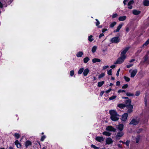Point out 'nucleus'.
I'll use <instances>...</instances> for the list:
<instances>
[{
  "instance_id": "1",
  "label": "nucleus",
  "mask_w": 149,
  "mask_h": 149,
  "mask_svg": "<svg viewBox=\"0 0 149 149\" xmlns=\"http://www.w3.org/2000/svg\"><path fill=\"white\" fill-rule=\"evenodd\" d=\"M129 49V47H125L121 52L120 56L117 59L116 62L115 63V64H121L123 62L126 57L125 54Z\"/></svg>"
},
{
  "instance_id": "2",
  "label": "nucleus",
  "mask_w": 149,
  "mask_h": 149,
  "mask_svg": "<svg viewBox=\"0 0 149 149\" xmlns=\"http://www.w3.org/2000/svg\"><path fill=\"white\" fill-rule=\"evenodd\" d=\"M109 113L111 115L110 118L112 120L116 121L118 120L119 118L117 117L118 113L114 110H111L109 111Z\"/></svg>"
},
{
  "instance_id": "3",
  "label": "nucleus",
  "mask_w": 149,
  "mask_h": 149,
  "mask_svg": "<svg viewBox=\"0 0 149 149\" xmlns=\"http://www.w3.org/2000/svg\"><path fill=\"white\" fill-rule=\"evenodd\" d=\"M120 41V39L118 36L112 38L111 40V42L112 43H118Z\"/></svg>"
},
{
  "instance_id": "4",
  "label": "nucleus",
  "mask_w": 149,
  "mask_h": 149,
  "mask_svg": "<svg viewBox=\"0 0 149 149\" xmlns=\"http://www.w3.org/2000/svg\"><path fill=\"white\" fill-rule=\"evenodd\" d=\"M139 122V120H137L136 119L133 118L129 123V125H136L138 124Z\"/></svg>"
},
{
  "instance_id": "5",
  "label": "nucleus",
  "mask_w": 149,
  "mask_h": 149,
  "mask_svg": "<svg viewBox=\"0 0 149 149\" xmlns=\"http://www.w3.org/2000/svg\"><path fill=\"white\" fill-rule=\"evenodd\" d=\"M106 130L111 132H116V129L111 126H108L106 128Z\"/></svg>"
},
{
  "instance_id": "6",
  "label": "nucleus",
  "mask_w": 149,
  "mask_h": 149,
  "mask_svg": "<svg viewBox=\"0 0 149 149\" xmlns=\"http://www.w3.org/2000/svg\"><path fill=\"white\" fill-rule=\"evenodd\" d=\"M128 114L127 113H124L122 116L121 120L123 121H126L128 116Z\"/></svg>"
},
{
  "instance_id": "7",
  "label": "nucleus",
  "mask_w": 149,
  "mask_h": 149,
  "mask_svg": "<svg viewBox=\"0 0 149 149\" xmlns=\"http://www.w3.org/2000/svg\"><path fill=\"white\" fill-rule=\"evenodd\" d=\"M134 3V0H131L129 1L127 5L128 6V8L129 9H131L132 8V5Z\"/></svg>"
},
{
  "instance_id": "8",
  "label": "nucleus",
  "mask_w": 149,
  "mask_h": 149,
  "mask_svg": "<svg viewBox=\"0 0 149 149\" xmlns=\"http://www.w3.org/2000/svg\"><path fill=\"white\" fill-rule=\"evenodd\" d=\"M95 139L97 141L101 143L104 141V138L102 136H97Z\"/></svg>"
},
{
  "instance_id": "9",
  "label": "nucleus",
  "mask_w": 149,
  "mask_h": 149,
  "mask_svg": "<svg viewBox=\"0 0 149 149\" xmlns=\"http://www.w3.org/2000/svg\"><path fill=\"white\" fill-rule=\"evenodd\" d=\"M113 142V141L112 139L110 137L107 138L106 140V143L109 145L112 143Z\"/></svg>"
},
{
  "instance_id": "10",
  "label": "nucleus",
  "mask_w": 149,
  "mask_h": 149,
  "mask_svg": "<svg viewBox=\"0 0 149 149\" xmlns=\"http://www.w3.org/2000/svg\"><path fill=\"white\" fill-rule=\"evenodd\" d=\"M32 145V142L28 140L25 142V146L27 148L29 146H31Z\"/></svg>"
},
{
  "instance_id": "11",
  "label": "nucleus",
  "mask_w": 149,
  "mask_h": 149,
  "mask_svg": "<svg viewBox=\"0 0 149 149\" xmlns=\"http://www.w3.org/2000/svg\"><path fill=\"white\" fill-rule=\"evenodd\" d=\"M137 70L135 69L132 70L131 73V77L133 78L136 75L137 72Z\"/></svg>"
},
{
  "instance_id": "12",
  "label": "nucleus",
  "mask_w": 149,
  "mask_h": 149,
  "mask_svg": "<svg viewBox=\"0 0 149 149\" xmlns=\"http://www.w3.org/2000/svg\"><path fill=\"white\" fill-rule=\"evenodd\" d=\"M89 70L88 68L85 69L84 70L83 73V75L84 76H86L88 73Z\"/></svg>"
},
{
  "instance_id": "13",
  "label": "nucleus",
  "mask_w": 149,
  "mask_h": 149,
  "mask_svg": "<svg viewBox=\"0 0 149 149\" xmlns=\"http://www.w3.org/2000/svg\"><path fill=\"white\" fill-rule=\"evenodd\" d=\"M117 128L120 131H122L124 128V125L123 124H119Z\"/></svg>"
},
{
  "instance_id": "14",
  "label": "nucleus",
  "mask_w": 149,
  "mask_h": 149,
  "mask_svg": "<svg viewBox=\"0 0 149 149\" xmlns=\"http://www.w3.org/2000/svg\"><path fill=\"white\" fill-rule=\"evenodd\" d=\"M141 12V11L140 10H134L132 11L133 14L135 15H138Z\"/></svg>"
},
{
  "instance_id": "15",
  "label": "nucleus",
  "mask_w": 149,
  "mask_h": 149,
  "mask_svg": "<svg viewBox=\"0 0 149 149\" xmlns=\"http://www.w3.org/2000/svg\"><path fill=\"white\" fill-rule=\"evenodd\" d=\"M124 134V133L123 132H119L116 136V138L117 139H118V137H121L123 136Z\"/></svg>"
},
{
  "instance_id": "16",
  "label": "nucleus",
  "mask_w": 149,
  "mask_h": 149,
  "mask_svg": "<svg viewBox=\"0 0 149 149\" xmlns=\"http://www.w3.org/2000/svg\"><path fill=\"white\" fill-rule=\"evenodd\" d=\"M15 144L16 145L17 148H20L21 146V143H20L18 140H16L15 142Z\"/></svg>"
},
{
  "instance_id": "17",
  "label": "nucleus",
  "mask_w": 149,
  "mask_h": 149,
  "mask_svg": "<svg viewBox=\"0 0 149 149\" xmlns=\"http://www.w3.org/2000/svg\"><path fill=\"white\" fill-rule=\"evenodd\" d=\"M117 107L121 109H123L126 107V104H120L118 105Z\"/></svg>"
},
{
  "instance_id": "18",
  "label": "nucleus",
  "mask_w": 149,
  "mask_h": 149,
  "mask_svg": "<svg viewBox=\"0 0 149 149\" xmlns=\"http://www.w3.org/2000/svg\"><path fill=\"white\" fill-rule=\"evenodd\" d=\"M122 26H123L122 24H120L119 25V26H118L116 29V30H114L113 31V32L115 33L118 32L120 31V29L122 27Z\"/></svg>"
},
{
  "instance_id": "19",
  "label": "nucleus",
  "mask_w": 149,
  "mask_h": 149,
  "mask_svg": "<svg viewBox=\"0 0 149 149\" xmlns=\"http://www.w3.org/2000/svg\"><path fill=\"white\" fill-rule=\"evenodd\" d=\"M127 17L125 16H123L120 17L118 18V20L120 21H123L126 19Z\"/></svg>"
},
{
  "instance_id": "20",
  "label": "nucleus",
  "mask_w": 149,
  "mask_h": 149,
  "mask_svg": "<svg viewBox=\"0 0 149 149\" xmlns=\"http://www.w3.org/2000/svg\"><path fill=\"white\" fill-rule=\"evenodd\" d=\"M143 4L145 6H149V1L144 0L143 2Z\"/></svg>"
},
{
  "instance_id": "21",
  "label": "nucleus",
  "mask_w": 149,
  "mask_h": 149,
  "mask_svg": "<svg viewBox=\"0 0 149 149\" xmlns=\"http://www.w3.org/2000/svg\"><path fill=\"white\" fill-rule=\"evenodd\" d=\"M92 62L93 63H96V62H100L101 60L99 58H94L92 59Z\"/></svg>"
},
{
  "instance_id": "22",
  "label": "nucleus",
  "mask_w": 149,
  "mask_h": 149,
  "mask_svg": "<svg viewBox=\"0 0 149 149\" xmlns=\"http://www.w3.org/2000/svg\"><path fill=\"white\" fill-rule=\"evenodd\" d=\"M83 54V53L82 52L80 51L78 52L76 54V56L77 57H81Z\"/></svg>"
},
{
  "instance_id": "23",
  "label": "nucleus",
  "mask_w": 149,
  "mask_h": 149,
  "mask_svg": "<svg viewBox=\"0 0 149 149\" xmlns=\"http://www.w3.org/2000/svg\"><path fill=\"white\" fill-rule=\"evenodd\" d=\"M102 134L107 136H110L111 135V133L108 132L104 131L103 132Z\"/></svg>"
},
{
  "instance_id": "24",
  "label": "nucleus",
  "mask_w": 149,
  "mask_h": 149,
  "mask_svg": "<svg viewBox=\"0 0 149 149\" xmlns=\"http://www.w3.org/2000/svg\"><path fill=\"white\" fill-rule=\"evenodd\" d=\"M148 59V55L147 54H146L144 57V61H143V63H145L146 62Z\"/></svg>"
},
{
  "instance_id": "25",
  "label": "nucleus",
  "mask_w": 149,
  "mask_h": 149,
  "mask_svg": "<svg viewBox=\"0 0 149 149\" xmlns=\"http://www.w3.org/2000/svg\"><path fill=\"white\" fill-rule=\"evenodd\" d=\"M90 60V58L88 57H86L84 59V63H87Z\"/></svg>"
},
{
  "instance_id": "26",
  "label": "nucleus",
  "mask_w": 149,
  "mask_h": 149,
  "mask_svg": "<svg viewBox=\"0 0 149 149\" xmlns=\"http://www.w3.org/2000/svg\"><path fill=\"white\" fill-rule=\"evenodd\" d=\"M104 83V81H102L99 82L98 83L97 86L98 87H101L103 85Z\"/></svg>"
},
{
  "instance_id": "27",
  "label": "nucleus",
  "mask_w": 149,
  "mask_h": 149,
  "mask_svg": "<svg viewBox=\"0 0 149 149\" xmlns=\"http://www.w3.org/2000/svg\"><path fill=\"white\" fill-rule=\"evenodd\" d=\"M13 136H15L16 139H18L20 137V135L17 133H15L13 134Z\"/></svg>"
},
{
  "instance_id": "28",
  "label": "nucleus",
  "mask_w": 149,
  "mask_h": 149,
  "mask_svg": "<svg viewBox=\"0 0 149 149\" xmlns=\"http://www.w3.org/2000/svg\"><path fill=\"white\" fill-rule=\"evenodd\" d=\"M84 69L83 68H81L79 70L78 73V74H81L83 72Z\"/></svg>"
},
{
  "instance_id": "29",
  "label": "nucleus",
  "mask_w": 149,
  "mask_h": 149,
  "mask_svg": "<svg viewBox=\"0 0 149 149\" xmlns=\"http://www.w3.org/2000/svg\"><path fill=\"white\" fill-rule=\"evenodd\" d=\"M131 99H128L125 102V103L126 104H131Z\"/></svg>"
},
{
  "instance_id": "30",
  "label": "nucleus",
  "mask_w": 149,
  "mask_h": 149,
  "mask_svg": "<svg viewBox=\"0 0 149 149\" xmlns=\"http://www.w3.org/2000/svg\"><path fill=\"white\" fill-rule=\"evenodd\" d=\"M93 36L92 35H90L88 37V40L90 42H92L94 40V39L93 38Z\"/></svg>"
},
{
  "instance_id": "31",
  "label": "nucleus",
  "mask_w": 149,
  "mask_h": 149,
  "mask_svg": "<svg viewBox=\"0 0 149 149\" xmlns=\"http://www.w3.org/2000/svg\"><path fill=\"white\" fill-rule=\"evenodd\" d=\"M127 107L128 109H133V106L131 104H126V107Z\"/></svg>"
},
{
  "instance_id": "32",
  "label": "nucleus",
  "mask_w": 149,
  "mask_h": 149,
  "mask_svg": "<svg viewBox=\"0 0 149 149\" xmlns=\"http://www.w3.org/2000/svg\"><path fill=\"white\" fill-rule=\"evenodd\" d=\"M97 49V47L96 46H94L93 47L92 49V52L93 53L95 52L96 51Z\"/></svg>"
},
{
  "instance_id": "33",
  "label": "nucleus",
  "mask_w": 149,
  "mask_h": 149,
  "mask_svg": "<svg viewBox=\"0 0 149 149\" xmlns=\"http://www.w3.org/2000/svg\"><path fill=\"white\" fill-rule=\"evenodd\" d=\"M116 24V22H113L111 23L110 25V27L111 28L113 27Z\"/></svg>"
},
{
  "instance_id": "34",
  "label": "nucleus",
  "mask_w": 149,
  "mask_h": 149,
  "mask_svg": "<svg viewBox=\"0 0 149 149\" xmlns=\"http://www.w3.org/2000/svg\"><path fill=\"white\" fill-rule=\"evenodd\" d=\"M126 95L127 96H133L134 95L133 93H130L127 92L126 93Z\"/></svg>"
},
{
  "instance_id": "35",
  "label": "nucleus",
  "mask_w": 149,
  "mask_h": 149,
  "mask_svg": "<svg viewBox=\"0 0 149 149\" xmlns=\"http://www.w3.org/2000/svg\"><path fill=\"white\" fill-rule=\"evenodd\" d=\"M124 79H125V81H126L127 82H128L130 80V79L129 77H127L125 76L124 77Z\"/></svg>"
},
{
  "instance_id": "36",
  "label": "nucleus",
  "mask_w": 149,
  "mask_h": 149,
  "mask_svg": "<svg viewBox=\"0 0 149 149\" xmlns=\"http://www.w3.org/2000/svg\"><path fill=\"white\" fill-rule=\"evenodd\" d=\"M46 136L45 135H43L41 137V138L40 139V141H43L44 139L46 138Z\"/></svg>"
},
{
  "instance_id": "37",
  "label": "nucleus",
  "mask_w": 149,
  "mask_h": 149,
  "mask_svg": "<svg viewBox=\"0 0 149 149\" xmlns=\"http://www.w3.org/2000/svg\"><path fill=\"white\" fill-rule=\"evenodd\" d=\"M140 138L139 136H137L136 139V143H138L140 140Z\"/></svg>"
},
{
  "instance_id": "38",
  "label": "nucleus",
  "mask_w": 149,
  "mask_h": 149,
  "mask_svg": "<svg viewBox=\"0 0 149 149\" xmlns=\"http://www.w3.org/2000/svg\"><path fill=\"white\" fill-rule=\"evenodd\" d=\"M107 74L109 75H112V69H110L107 71Z\"/></svg>"
},
{
  "instance_id": "39",
  "label": "nucleus",
  "mask_w": 149,
  "mask_h": 149,
  "mask_svg": "<svg viewBox=\"0 0 149 149\" xmlns=\"http://www.w3.org/2000/svg\"><path fill=\"white\" fill-rule=\"evenodd\" d=\"M105 75V74L104 73H102L99 76V78H101L103 77Z\"/></svg>"
},
{
  "instance_id": "40",
  "label": "nucleus",
  "mask_w": 149,
  "mask_h": 149,
  "mask_svg": "<svg viewBox=\"0 0 149 149\" xmlns=\"http://www.w3.org/2000/svg\"><path fill=\"white\" fill-rule=\"evenodd\" d=\"M116 95H113V96H112L110 97L109 99L110 100H113L114 99H115V98H116Z\"/></svg>"
},
{
  "instance_id": "41",
  "label": "nucleus",
  "mask_w": 149,
  "mask_h": 149,
  "mask_svg": "<svg viewBox=\"0 0 149 149\" xmlns=\"http://www.w3.org/2000/svg\"><path fill=\"white\" fill-rule=\"evenodd\" d=\"M128 86V84H124L123 86L122 87V88L123 89H125L127 88Z\"/></svg>"
},
{
  "instance_id": "42",
  "label": "nucleus",
  "mask_w": 149,
  "mask_h": 149,
  "mask_svg": "<svg viewBox=\"0 0 149 149\" xmlns=\"http://www.w3.org/2000/svg\"><path fill=\"white\" fill-rule=\"evenodd\" d=\"M74 74V72L73 70H72L70 71V75L71 76H72Z\"/></svg>"
},
{
  "instance_id": "43",
  "label": "nucleus",
  "mask_w": 149,
  "mask_h": 149,
  "mask_svg": "<svg viewBox=\"0 0 149 149\" xmlns=\"http://www.w3.org/2000/svg\"><path fill=\"white\" fill-rule=\"evenodd\" d=\"M95 20L96 21V22L95 23L96 25L97 26L100 24V22L99 21V20L97 19H95Z\"/></svg>"
},
{
  "instance_id": "44",
  "label": "nucleus",
  "mask_w": 149,
  "mask_h": 149,
  "mask_svg": "<svg viewBox=\"0 0 149 149\" xmlns=\"http://www.w3.org/2000/svg\"><path fill=\"white\" fill-rule=\"evenodd\" d=\"M140 92L139 91H136L135 93V95L137 96H138L140 94Z\"/></svg>"
},
{
  "instance_id": "45",
  "label": "nucleus",
  "mask_w": 149,
  "mask_h": 149,
  "mask_svg": "<svg viewBox=\"0 0 149 149\" xmlns=\"http://www.w3.org/2000/svg\"><path fill=\"white\" fill-rule=\"evenodd\" d=\"M130 141H129L128 140H127L125 142V145L127 146H129V144H130Z\"/></svg>"
},
{
  "instance_id": "46",
  "label": "nucleus",
  "mask_w": 149,
  "mask_h": 149,
  "mask_svg": "<svg viewBox=\"0 0 149 149\" xmlns=\"http://www.w3.org/2000/svg\"><path fill=\"white\" fill-rule=\"evenodd\" d=\"M118 14L117 13H115L113 14L112 16V17L113 18H114L117 17L118 16Z\"/></svg>"
},
{
  "instance_id": "47",
  "label": "nucleus",
  "mask_w": 149,
  "mask_h": 149,
  "mask_svg": "<svg viewBox=\"0 0 149 149\" xmlns=\"http://www.w3.org/2000/svg\"><path fill=\"white\" fill-rule=\"evenodd\" d=\"M142 51V49H139L136 52V54H139V53H140Z\"/></svg>"
},
{
  "instance_id": "48",
  "label": "nucleus",
  "mask_w": 149,
  "mask_h": 149,
  "mask_svg": "<svg viewBox=\"0 0 149 149\" xmlns=\"http://www.w3.org/2000/svg\"><path fill=\"white\" fill-rule=\"evenodd\" d=\"M123 92H125V91L124 90H122V89H120L118 91V93H123Z\"/></svg>"
},
{
  "instance_id": "49",
  "label": "nucleus",
  "mask_w": 149,
  "mask_h": 149,
  "mask_svg": "<svg viewBox=\"0 0 149 149\" xmlns=\"http://www.w3.org/2000/svg\"><path fill=\"white\" fill-rule=\"evenodd\" d=\"M133 111L132 109H129L127 110V112L129 113H130Z\"/></svg>"
},
{
  "instance_id": "50",
  "label": "nucleus",
  "mask_w": 149,
  "mask_h": 149,
  "mask_svg": "<svg viewBox=\"0 0 149 149\" xmlns=\"http://www.w3.org/2000/svg\"><path fill=\"white\" fill-rule=\"evenodd\" d=\"M133 64H130L129 65H126V67L128 68H129L131 67H132L133 66Z\"/></svg>"
},
{
  "instance_id": "51",
  "label": "nucleus",
  "mask_w": 149,
  "mask_h": 149,
  "mask_svg": "<svg viewBox=\"0 0 149 149\" xmlns=\"http://www.w3.org/2000/svg\"><path fill=\"white\" fill-rule=\"evenodd\" d=\"M112 90V89L111 88H109L108 90H107L106 91H105V92L107 93H109Z\"/></svg>"
},
{
  "instance_id": "52",
  "label": "nucleus",
  "mask_w": 149,
  "mask_h": 149,
  "mask_svg": "<svg viewBox=\"0 0 149 149\" xmlns=\"http://www.w3.org/2000/svg\"><path fill=\"white\" fill-rule=\"evenodd\" d=\"M120 68H119L117 71V73L116 74V75L117 76V77H118V76L119 75V72H120Z\"/></svg>"
},
{
  "instance_id": "53",
  "label": "nucleus",
  "mask_w": 149,
  "mask_h": 149,
  "mask_svg": "<svg viewBox=\"0 0 149 149\" xmlns=\"http://www.w3.org/2000/svg\"><path fill=\"white\" fill-rule=\"evenodd\" d=\"M130 30L129 28L128 27H126L125 28V31L127 33Z\"/></svg>"
},
{
  "instance_id": "54",
  "label": "nucleus",
  "mask_w": 149,
  "mask_h": 149,
  "mask_svg": "<svg viewBox=\"0 0 149 149\" xmlns=\"http://www.w3.org/2000/svg\"><path fill=\"white\" fill-rule=\"evenodd\" d=\"M107 29L104 28V29H103L102 30V32L103 33H104V32H105V31H107Z\"/></svg>"
},
{
  "instance_id": "55",
  "label": "nucleus",
  "mask_w": 149,
  "mask_h": 149,
  "mask_svg": "<svg viewBox=\"0 0 149 149\" xmlns=\"http://www.w3.org/2000/svg\"><path fill=\"white\" fill-rule=\"evenodd\" d=\"M109 67V66L108 65L104 66L103 67V70H105V69Z\"/></svg>"
},
{
  "instance_id": "56",
  "label": "nucleus",
  "mask_w": 149,
  "mask_h": 149,
  "mask_svg": "<svg viewBox=\"0 0 149 149\" xmlns=\"http://www.w3.org/2000/svg\"><path fill=\"white\" fill-rule=\"evenodd\" d=\"M104 36V34L103 33H101L99 37V38H100L101 37Z\"/></svg>"
},
{
  "instance_id": "57",
  "label": "nucleus",
  "mask_w": 149,
  "mask_h": 149,
  "mask_svg": "<svg viewBox=\"0 0 149 149\" xmlns=\"http://www.w3.org/2000/svg\"><path fill=\"white\" fill-rule=\"evenodd\" d=\"M116 86H119L120 85V82L119 81H118L116 82Z\"/></svg>"
},
{
  "instance_id": "58",
  "label": "nucleus",
  "mask_w": 149,
  "mask_h": 149,
  "mask_svg": "<svg viewBox=\"0 0 149 149\" xmlns=\"http://www.w3.org/2000/svg\"><path fill=\"white\" fill-rule=\"evenodd\" d=\"M104 93V91H101L100 93V96H102V95H103Z\"/></svg>"
},
{
  "instance_id": "59",
  "label": "nucleus",
  "mask_w": 149,
  "mask_h": 149,
  "mask_svg": "<svg viewBox=\"0 0 149 149\" xmlns=\"http://www.w3.org/2000/svg\"><path fill=\"white\" fill-rule=\"evenodd\" d=\"M143 130V129L142 128H140L139 129L138 131L137 132L138 133H140Z\"/></svg>"
},
{
  "instance_id": "60",
  "label": "nucleus",
  "mask_w": 149,
  "mask_h": 149,
  "mask_svg": "<svg viewBox=\"0 0 149 149\" xmlns=\"http://www.w3.org/2000/svg\"><path fill=\"white\" fill-rule=\"evenodd\" d=\"M128 1V0H124L123 1V3L124 5H125L126 4V2Z\"/></svg>"
},
{
  "instance_id": "61",
  "label": "nucleus",
  "mask_w": 149,
  "mask_h": 149,
  "mask_svg": "<svg viewBox=\"0 0 149 149\" xmlns=\"http://www.w3.org/2000/svg\"><path fill=\"white\" fill-rule=\"evenodd\" d=\"M3 7V4L1 3V1H0V8H2Z\"/></svg>"
},
{
  "instance_id": "62",
  "label": "nucleus",
  "mask_w": 149,
  "mask_h": 149,
  "mask_svg": "<svg viewBox=\"0 0 149 149\" xmlns=\"http://www.w3.org/2000/svg\"><path fill=\"white\" fill-rule=\"evenodd\" d=\"M116 67V66L115 65H111V66H110V68L112 69H113L114 68Z\"/></svg>"
},
{
  "instance_id": "63",
  "label": "nucleus",
  "mask_w": 149,
  "mask_h": 149,
  "mask_svg": "<svg viewBox=\"0 0 149 149\" xmlns=\"http://www.w3.org/2000/svg\"><path fill=\"white\" fill-rule=\"evenodd\" d=\"M96 146H95V145L93 144H92L91 145V148H94V149L95 148Z\"/></svg>"
},
{
  "instance_id": "64",
  "label": "nucleus",
  "mask_w": 149,
  "mask_h": 149,
  "mask_svg": "<svg viewBox=\"0 0 149 149\" xmlns=\"http://www.w3.org/2000/svg\"><path fill=\"white\" fill-rule=\"evenodd\" d=\"M122 98L123 99H128L129 98L128 97H122Z\"/></svg>"
}]
</instances>
